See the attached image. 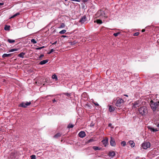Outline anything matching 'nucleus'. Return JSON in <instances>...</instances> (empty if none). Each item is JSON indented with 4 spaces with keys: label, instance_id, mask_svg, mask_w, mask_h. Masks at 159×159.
Returning a JSON list of instances; mask_svg holds the SVG:
<instances>
[{
    "label": "nucleus",
    "instance_id": "49",
    "mask_svg": "<svg viewBox=\"0 0 159 159\" xmlns=\"http://www.w3.org/2000/svg\"><path fill=\"white\" fill-rule=\"evenodd\" d=\"M56 101L55 100V99H54L52 100V102H56Z\"/></svg>",
    "mask_w": 159,
    "mask_h": 159
},
{
    "label": "nucleus",
    "instance_id": "45",
    "mask_svg": "<svg viewBox=\"0 0 159 159\" xmlns=\"http://www.w3.org/2000/svg\"><path fill=\"white\" fill-rule=\"evenodd\" d=\"M93 149H98V147H93Z\"/></svg>",
    "mask_w": 159,
    "mask_h": 159
},
{
    "label": "nucleus",
    "instance_id": "33",
    "mask_svg": "<svg viewBox=\"0 0 159 159\" xmlns=\"http://www.w3.org/2000/svg\"><path fill=\"white\" fill-rule=\"evenodd\" d=\"M94 22L96 23V22L98 24H99V19H97L96 20H95L94 21Z\"/></svg>",
    "mask_w": 159,
    "mask_h": 159
},
{
    "label": "nucleus",
    "instance_id": "7",
    "mask_svg": "<svg viewBox=\"0 0 159 159\" xmlns=\"http://www.w3.org/2000/svg\"><path fill=\"white\" fill-rule=\"evenodd\" d=\"M86 19L87 18L86 16H83L81 17V18L79 22L80 23H81V24H83L86 21Z\"/></svg>",
    "mask_w": 159,
    "mask_h": 159
},
{
    "label": "nucleus",
    "instance_id": "24",
    "mask_svg": "<svg viewBox=\"0 0 159 159\" xmlns=\"http://www.w3.org/2000/svg\"><path fill=\"white\" fill-rule=\"evenodd\" d=\"M74 125H73L72 124H69L67 126V128H72L74 127Z\"/></svg>",
    "mask_w": 159,
    "mask_h": 159
},
{
    "label": "nucleus",
    "instance_id": "38",
    "mask_svg": "<svg viewBox=\"0 0 159 159\" xmlns=\"http://www.w3.org/2000/svg\"><path fill=\"white\" fill-rule=\"evenodd\" d=\"M139 33L138 32H136L133 35L134 36H137L139 35Z\"/></svg>",
    "mask_w": 159,
    "mask_h": 159
},
{
    "label": "nucleus",
    "instance_id": "6",
    "mask_svg": "<svg viewBox=\"0 0 159 159\" xmlns=\"http://www.w3.org/2000/svg\"><path fill=\"white\" fill-rule=\"evenodd\" d=\"M124 102V100L122 98H119L117 100L116 104V105L117 107H120L121 104Z\"/></svg>",
    "mask_w": 159,
    "mask_h": 159
},
{
    "label": "nucleus",
    "instance_id": "10",
    "mask_svg": "<svg viewBox=\"0 0 159 159\" xmlns=\"http://www.w3.org/2000/svg\"><path fill=\"white\" fill-rule=\"evenodd\" d=\"M78 135L79 137L83 138L85 137L86 134L84 131H81L79 133Z\"/></svg>",
    "mask_w": 159,
    "mask_h": 159
},
{
    "label": "nucleus",
    "instance_id": "15",
    "mask_svg": "<svg viewBox=\"0 0 159 159\" xmlns=\"http://www.w3.org/2000/svg\"><path fill=\"white\" fill-rule=\"evenodd\" d=\"M115 155V152L114 151H111L109 152L108 154V155L110 157H112Z\"/></svg>",
    "mask_w": 159,
    "mask_h": 159
},
{
    "label": "nucleus",
    "instance_id": "53",
    "mask_svg": "<svg viewBox=\"0 0 159 159\" xmlns=\"http://www.w3.org/2000/svg\"><path fill=\"white\" fill-rule=\"evenodd\" d=\"M35 49L36 50H39V48H35Z\"/></svg>",
    "mask_w": 159,
    "mask_h": 159
},
{
    "label": "nucleus",
    "instance_id": "35",
    "mask_svg": "<svg viewBox=\"0 0 159 159\" xmlns=\"http://www.w3.org/2000/svg\"><path fill=\"white\" fill-rule=\"evenodd\" d=\"M64 94L65 95L67 96L68 97H70V93H64Z\"/></svg>",
    "mask_w": 159,
    "mask_h": 159
},
{
    "label": "nucleus",
    "instance_id": "32",
    "mask_svg": "<svg viewBox=\"0 0 159 159\" xmlns=\"http://www.w3.org/2000/svg\"><path fill=\"white\" fill-rule=\"evenodd\" d=\"M55 50H54L53 49H52L48 53V54H50L51 53H52V52H54Z\"/></svg>",
    "mask_w": 159,
    "mask_h": 159
},
{
    "label": "nucleus",
    "instance_id": "55",
    "mask_svg": "<svg viewBox=\"0 0 159 159\" xmlns=\"http://www.w3.org/2000/svg\"><path fill=\"white\" fill-rule=\"evenodd\" d=\"M124 96H125L127 97H128V95H126V94L124 95Z\"/></svg>",
    "mask_w": 159,
    "mask_h": 159
},
{
    "label": "nucleus",
    "instance_id": "46",
    "mask_svg": "<svg viewBox=\"0 0 159 159\" xmlns=\"http://www.w3.org/2000/svg\"><path fill=\"white\" fill-rule=\"evenodd\" d=\"M68 36H66V35H62L61 36V37H63V38H65V37H67Z\"/></svg>",
    "mask_w": 159,
    "mask_h": 159
},
{
    "label": "nucleus",
    "instance_id": "12",
    "mask_svg": "<svg viewBox=\"0 0 159 159\" xmlns=\"http://www.w3.org/2000/svg\"><path fill=\"white\" fill-rule=\"evenodd\" d=\"M105 9L104 8L102 10H100V16H102L104 17H106L105 13Z\"/></svg>",
    "mask_w": 159,
    "mask_h": 159
},
{
    "label": "nucleus",
    "instance_id": "21",
    "mask_svg": "<svg viewBox=\"0 0 159 159\" xmlns=\"http://www.w3.org/2000/svg\"><path fill=\"white\" fill-rule=\"evenodd\" d=\"M7 41L10 43H13L15 42L14 40L11 39H8L7 40Z\"/></svg>",
    "mask_w": 159,
    "mask_h": 159
},
{
    "label": "nucleus",
    "instance_id": "22",
    "mask_svg": "<svg viewBox=\"0 0 159 159\" xmlns=\"http://www.w3.org/2000/svg\"><path fill=\"white\" fill-rule=\"evenodd\" d=\"M52 78L53 79H55L56 80H57V76L54 74L52 75Z\"/></svg>",
    "mask_w": 159,
    "mask_h": 159
},
{
    "label": "nucleus",
    "instance_id": "19",
    "mask_svg": "<svg viewBox=\"0 0 159 159\" xmlns=\"http://www.w3.org/2000/svg\"><path fill=\"white\" fill-rule=\"evenodd\" d=\"M109 111H110L112 112L114 111L115 108L114 107H112L111 106H110L109 107Z\"/></svg>",
    "mask_w": 159,
    "mask_h": 159
},
{
    "label": "nucleus",
    "instance_id": "2",
    "mask_svg": "<svg viewBox=\"0 0 159 159\" xmlns=\"http://www.w3.org/2000/svg\"><path fill=\"white\" fill-rule=\"evenodd\" d=\"M150 106L153 111H155L159 105V101L155 102L152 100L150 102Z\"/></svg>",
    "mask_w": 159,
    "mask_h": 159
},
{
    "label": "nucleus",
    "instance_id": "29",
    "mask_svg": "<svg viewBox=\"0 0 159 159\" xmlns=\"http://www.w3.org/2000/svg\"><path fill=\"white\" fill-rule=\"evenodd\" d=\"M65 26V25L64 23H62L60 26L59 28H63Z\"/></svg>",
    "mask_w": 159,
    "mask_h": 159
},
{
    "label": "nucleus",
    "instance_id": "58",
    "mask_svg": "<svg viewBox=\"0 0 159 159\" xmlns=\"http://www.w3.org/2000/svg\"><path fill=\"white\" fill-rule=\"evenodd\" d=\"M68 0H65V1H67Z\"/></svg>",
    "mask_w": 159,
    "mask_h": 159
},
{
    "label": "nucleus",
    "instance_id": "44",
    "mask_svg": "<svg viewBox=\"0 0 159 159\" xmlns=\"http://www.w3.org/2000/svg\"><path fill=\"white\" fill-rule=\"evenodd\" d=\"M57 43V41H55V42H54V43H53L52 44V45H54V44H56Z\"/></svg>",
    "mask_w": 159,
    "mask_h": 159
},
{
    "label": "nucleus",
    "instance_id": "60",
    "mask_svg": "<svg viewBox=\"0 0 159 159\" xmlns=\"http://www.w3.org/2000/svg\"><path fill=\"white\" fill-rule=\"evenodd\" d=\"M95 18H97V16H95Z\"/></svg>",
    "mask_w": 159,
    "mask_h": 159
},
{
    "label": "nucleus",
    "instance_id": "48",
    "mask_svg": "<svg viewBox=\"0 0 159 159\" xmlns=\"http://www.w3.org/2000/svg\"><path fill=\"white\" fill-rule=\"evenodd\" d=\"M94 104H95V106H98L99 105V104H98L97 103H94Z\"/></svg>",
    "mask_w": 159,
    "mask_h": 159
},
{
    "label": "nucleus",
    "instance_id": "34",
    "mask_svg": "<svg viewBox=\"0 0 159 159\" xmlns=\"http://www.w3.org/2000/svg\"><path fill=\"white\" fill-rule=\"evenodd\" d=\"M31 159H36V156L35 155H32L30 156Z\"/></svg>",
    "mask_w": 159,
    "mask_h": 159
},
{
    "label": "nucleus",
    "instance_id": "18",
    "mask_svg": "<svg viewBox=\"0 0 159 159\" xmlns=\"http://www.w3.org/2000/svg\"><path fill=\"white\" fill-rule=\"evenodd\" d=\"M25 53L23 52H21L18 54V56L20 57L24 58V55H25Z\"/></svg>",
    "mask_w": 159,
    "mask_h": 159
},
{
    "label": "nucleus",
    "instance_id": "40",
    "mask_svg": "<svg viewBox=\"0 0 159 159\" xmlns=\"http://www.w3.org/2000/svg\"><path fill=\"white\" fill-rule=\"evenodd\" d=\"M44 56V55L43 54H41V55H40V56L39 57V59H40L42 57H43Z\"/></svg>",
    "mask_w": 159,
    "mask_h": 159
},
{
    "label": "nucleus",
    "instance_id": "54",
    "mask_svg": "<svg viewBox=\"0 0 159 159\" xmlns=\"http://www.w3.org/2000/svg\"><path fill=\"white\" fill-rule=\"evenodd\" d=\"M136 159H140L139 157H137Z\"/></svg>",
    "mask_w": 159,
    "mask_h": 159
},
{
    "label": "nucleus",
    "instance_id": "57",
    "mask_svg": "<svg viewBox=\"0 0 159 159\" xmlns=\"http://www.w3.org/2000/svg\"><path fill=\"white\" fill-rule=\"evenodd\" d=\"M109 71V70H107V73Z\"/></svg>",
    "mask_w": 159,
    "mask_h": 159
},
{
    "label": "nucleus",
    "instance_id": "52",
    "mask_svg": "<svg viewBox=\"0 0 159 159\" xmlns=\"http://www.w3.org/2000/svg\"><path fill=\"white\" fill-rule=\"evenodd\" d=\"M145 31V30L143 29L142 30V32H144Z\"/></svg>",
    "mask_w": 159,
    "mask_h": 159
},
{
    "label": "nucleus",
    "instance_id": "42",
    "mask_svg": "<svg viewBox=\"0 0 159 159\" xmlns=\"http://www.w3.org/2000/svg\"><path fill=\"white\" fill-rule=\"evenodd\" d=\"M45 48V47L44 46H42V47H39V50H40L42 48Z\"/></svg>",
    "mask_w": 159,
    "mask_h": 159
},
{
    "label": "nucleus",
    "instance_id": "27",
    "mask_svg": "<svg viewBox=\"0 0 159 159\" xmlns=\"http://www.w3.org/2000/svg\"><path fill=\"white\" fill-rule=\"evenodd\" d=\"M20 15V13L19 12H17V13H16V14H15V15H13L12 16L11 18H14L16 16L18 15Z\"/></svg>",
    "mask_w": 159,
    "mask_h": 159
},
{
    "label": "nucleus",
    "instance_id": "16",
    "mask_svg": "<svg viewBox=\"0 0 159 159\" xmlns=\"http://www.w3.org/2000/svg\"><path fill=\"white\" fill-rule=\"evenodd\" d=\"M12 53H10L8 54L4 53L2 57L3 58H5L7 57H11L12 56Z\"/></svg>",
    "mask_w": 159,
    "mask_h": 159
},
{
    "label": "nucleus",
    "instance_id": "30",
    "mask_svg": "<svg viewBox=\"0 0 159 159\" xmlns=\"http://www.w3.org/2000/svg\"><path fill=\"white\" fill-rule=\"evenodd\" d=\"M31 24H33V23L32 22H29L27 24V26L28 28H31V27H30V25H31Z\"/></svg>",
    "mask_w": 159,
    "mask_h": 159
},
{
    "label": "nucleus",
    "instance_id": "26",
    "mask_svg": "<svg viewBox=\"0 0 159 159\" xmlns=\"http://www.w3.org/2000/svg\"><path fill=\"white\" fill-rule=\"evenodd\" d=\"M66 32V30H61V31H60L59 32V34H64Z\"/></svg>",
    "mask_w": 159,
    "mask_h": 159
},
{
    "label": "nucleus",
    "instance_id": "37",
    "mask_svg": "<svg viewBox=\"0 0 159 159\" xmlns=\"http://www.w3.org/2000/svg\"><path fill=\"white\" fill-rule=\"evenodd\" d=\"M108 126L111 127L112 129L114 128V127L112 126V125L111 123H110L109 124Z\"/></svg>",
    "mask_w": 159,
    "mask_h": 159
},
{
    "label": "nucleus",
    "instance_id": "13",
    "mask_svg": "<svg viewBox=\"0 0 159 159\" xmlns=\"http://www.w3.org/2000/svg\"><path fill=\"white\" fill-rule=\"evenodd\" d=\"M127 143L129 144L132 148H133L135 146V143L132 140H130Z\"/></svg>",
    "mask_w": 159,
    "mask_h": 159
},
{
    "label": "nucleus",
    "instance_id": "17",
    "mask_svg": "<svg viewBox=\"0 0 159 159\" xmlns=\"http://www.w3.org/2000/svg\"><path fill=\"white\" fill-rule=\"evenodd\" d=\"M48 60H43L42 61H41L39 64L40 65H43L47 63L48 62Z\"/></svg>",
    "mask_w": 159,
    "mask_h": 159
},
{
    "label": "nucleus",
    "instance_id": "50",
    "mask_svg": "<svg viewBox=\"0 0 159 159\" xmlns=\"http://www.w3.org/2000/svg\"><path fill=\"white\" fill-rule=\"evenodd\" d=\"M83 2H87L88 0H82Z\"/></svg>",
    "mask_w": 159,
    "mask_h": 159
},
{
    "label": "nucleus",
    "instance_id": "43",
    "mask_svg": "<svg viewBox=\"0 0 159 159\" xmlns=\"http://www.w3.org/2000/svg\"><path fill=\"white\" fill-rule=\"evenodd\" d=\"M70 1H76L78 2H79V0H70Z\"/></svg>",
    "mask_w": 159,
    "mask_h": 159
},
{
    "label": "nucleus",
    "instance_id": "5",
    "mask_svg": "<svg viewBox=\"0 0 159 159\" xmlns=\"http://www.w3.org/2000/svg\"><path fill=\"white\" fill-rule=\"evenodd\" d=\"M132 109H135L139 107L140 106V102L139 101H137L132 103Z\"/></svg>",
    "mask_w": 159,
    "mask_h": 159
},
{
    "label": "nucleus",
    "instance_id": "56",
    "mask_svg": "<svg viewBox=\"0 0 159 159\" xmlns=\"http://www.w3.org/2000/svg\"><path fill=\"white\" fill-rule=\"evenodd\" d=\"M95 27H98V26H96V25H95Z\"/></svg>",
    "mask_w": 159,
    "mask_h": 159
},
{
    "label": "nucleus",
    "instance_id": "28",
    "mask_svg": "<svg viewBox=\"0 0 159 159\" xmlns=\"http://www.w3.org/2000/svg\"><path fill=\"white\" fill-rule=\"evenodd\" d=\"M31 42L32 43L35 44L37 43V42L34 39H32L31 40Z\"/></svg>",
    "mask_w": 159,
    "mask_h": 159
},
{
    "label": "nucleus",
    "instance_id": "23",
    "mask_svg": "<svg viewBox=\"0 0 159 159\" xmlns=\"http://www.w3.org/2000/svg\"><path fill=\"white\" fill-rule=\"evenodd\" d=\"M121 144L122 146H125L126 145V142L125 141H122L121 143Z\"/></svg>",
    "mask_w": 159,
    "mask_h": 159
},
{
    "label": "nucleus",
    "instance_id": "31",
    "mask_svg": "<svg viewBox=\"0 0 159 159\" xmlns=\"http://www.w3.org/2000/svg\"><path fill=\"white\" fill-rule=\"evenodd\" d=\"M18 50L16 48H13L11 49L9 51V52H12L14 51H17Z\"/></svg>",
    "mask_w": 159,
    "mask_h": 159
},
{
    "label": "nucleus",
    "instance_id": "59",
    "mask_svg": "<svg viewBox=\"0 0 159 159\" xmlns=\"http://www.w3.org/2000/svg\"><path fill=\"white\" fill-rule=\"evenodd\" d=\"M1 130V128H0V131Z\"/></svg>",
    "mask_w": 159,
    "mask_h": 159
},
{
    "label": "nucleus",
    "instance_id": "20",
    "mask_svg": "<svg viewBox=\"0 0 159 159\" xmlns=\"http://www.w3.org/2000/svg\"><path fill=\"white\" fill-rule=\"evenodd\" d=\"M10 26L7 25H5L4 29L5 30H9L10 29Z\"/></svg>",
    "mask_w": 159,
    "mask_h": 159
},
{
    "label": "nucleus",
    "instance_id": "39",
    "mask_svg": "<svg viewBox=\"0 0 159 159\" xmlns=\"http://www.w3.org/2000/svg\"><path fill=\"white\" fill-rule=\"evenodd\" d=\"M155 124L157 125V126L159 128V122H156L155 123Z\"/></svg>",
    "mask_w": 159,
    "mask_h": 159
},
{
    "label": "nucleus",
    "instance_id": "47",
    "mask_svg": "<svg viewBox=\"0 0 159 159\" xmlns=\"http://www.w3.org/2000/svg\"><path fill=\"white\" fill-rule=\"evenodd\" d=\"M154 152V151H151L149 153V154H150L151 153H152L153 152Z\"/></svg>",
    "mask_w": 159,
    "mask_h": 159
},
{
    "label": "nucleus",
    "instance_id": "8",
    "mask_svg": "<svg viewBox=\"0 0 159 159\" xmlns=\"http://www.w3.org/2000/svg\"><path fill=\"white\" fill-rule=\"evenodd\" d=\"M147 127L151 131L153 132L157 131L159 130L157 129H154L150 126H148Z\"/></svg>",
    "mask_w": 159,
    "mask_h": 159
},
{
    "label": "nucleus",
    "instance_id": "41",
    "mask_svg": "<svg viewBox=\"0 0 159 159\" xmlns=\"http://www.w3.org/2000/svg\"><path fill=\"white\" fill-rule=\"evenodd\" d=\"M51 96H53V95H48L47 96H46L45 98H46L48 97H51Z\"/></svg>",
    "mask_w": 159,
    "mask_h": 159
},
{
    "label": "nucleus",
    "instance_id": "3",
    "mask_svg": "<svg viewBox=\"0 0 159 159\" xmlns=\"http://www.w3.org/2000/svg\"><path fill=\"white\" fill-rule=\"evenodd\" d=\"M150 146V143L149 142H145L142 144V147L143 149H147L149 148Z\"/></svg>",
    "mask_w": 159,
    "mask_h": 159
},
{
    "label": "nucleus",
    "instance_id": "11",
    "mask_svg": "<svg viewBox=\"0 0 159 159\" xmlns=\"http://www.w3.org/2000/svg\"><path fill=\"white\" fill-rule=\"evenodd\" d=\"M102 142L104 146L106 147L108 144V139L107 138L105 139L102 140Z\"/></svg>",
    "mask_w": 159,
    "mask_h": 159
},
{
    "label": "nucleus",
    "instance_id": "51",
    "mask_svg": "<svg viewBox=\"0 0 159 159\" xmlns=\"http://www.w3.org/2000/svg\"><path fill=\"white\" fill-rule=\"evenodd\" d=\"M102 21L100 20V24H102Z\"/></svg>",
    "mask_w": 159,
    "mask_h": 159
},
{
    "label": "nucleus",
    "instance_id": "4",
    "mask_svg": "<svg viewBox=\"0 0 159 159\" xmlns=\"http://www.w3.org/2000/svg\"><path fill=\"white\" fill-rule=\"evenodd\" d=\"M31 104V102H26V103L22 102L19 104L18 106L20 107L26 108L27 106L30 105Z\"/></svg>",
    "mask_w": 159,
    "mask_h": 159
},
{
    "label": "nucleus",
    "instance_id": "61",
    "mask_svg": "<svg viewBox=\"0 0 159 159\" xmlns=\"http://www.w3.org/2000/svg\"><path fill=\"white\" fill-rule=\"evenodd\" d=\"M1 46V45H0V46Z\"/></svg>",
    "mask_w": 159,
    "mask_h": 159
},
{
    "label": "nucleus",
    "instance_id": "25",
    "mask_svg": "<svg viewBox=\"0 0 159 159\" xmlns=\"http://www.w3.org/2000/svg\"><path fill=\"white\" fill-rule=\"evenodd\" d=\"M94 141V140H93V139L91 138L90 139H89L86 142V143H90L92 142L93 141Z\"/></svg>",
    "mask_w": 159,
    "mask_h": 159
},
{
    "label": "nucleus",
    "instance_id": "9",
    "mask_svg": "<svg viewBox=\"0 0 159 159\" xmlns=\"http://www.w3.org/2000/svg\"><path fill=\"white\" fill-rule=\"evenodd\" d=\"M110 143V145L112 146H115L116 145L114 139L111 137Z\"/></svg>",
    "mask_w": 159,
    "mask_h": 159
},
{
    "label": "nucleus",
    "instance_id": "36",
    "mask_svg": "<svg viewBox=\"0 0 159 159\" xmlns=\"http://www.w3.org/2000/svg\"><path fill=\"white\" fill-rule=\"evenodd\" d=\"M119 34V33H115L113 34V35L115 37H117Z\"/></svg>",
    "mask_w": 159,
    "mask_h": 159
},
{
    "label": "nucleus",
    "instance_id": "1",
    "mask_svg": "<svg viewBox=\"0 0 159 159\" xmlns=\"http://www.w3.org/2000/svg\"><path fill=\"white\" fill-rule=\"evenodd\" d=\"M139 111L143 116H145L148 112L147 108L145 106L141 107L139 109Z\"/></svg>",
    "mask_w": 159,
    "mask_h": 159
},
{
    "label": "nucleus",
    "instance_id": "14",
    "mask_svg": "<svg viewBox=\"0 0 159 159\" xmlns=\"http://www.w3.org/2000/svg\"><path fill=\"white\" fill-rule=\"evenodd\" d=\"M61 134L60 133H58L54 136L53 138L56 139L58 138L61 136Z\"/></svg>",
    "mask_w": 159,
    "mask_h": 159
}]
</instances>
